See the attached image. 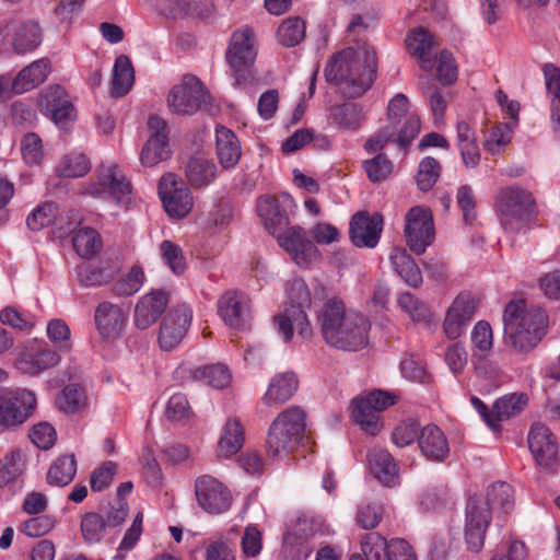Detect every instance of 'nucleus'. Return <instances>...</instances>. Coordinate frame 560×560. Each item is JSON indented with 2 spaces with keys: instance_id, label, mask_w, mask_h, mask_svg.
Listing matches in <instances>:
<instances>
[{
  "instance_id": "nucleus-1",
  "label": "nucleus",
  "mask_w": 560,
  "mask_h": 560,
  "mask_svg": "<svg viewBox=\"0 0 560 560\" xmlns=\"http://www.w3.org/2000/svg\"><path fill=\"white\" fill-rule=\"evenodd\" d=\"M325 342L338 350L355 352L369 343L371 323L361 313L347 311L341 300H328L319 313Z\"/></svg>"
},
{
  "instance_id": "nucleus-2",
  "label": "nucleus",
  "mask_w": 560,
  "mask_h": 560,
  "mask_svg": "<svg viewBox=\"0 0 560 560\" xmlns=\"http://www.w3.org/2000/svg\"><path fill=\"white\" fill-rule=\"evenodd\" d=\"M325 78L329 83L342 84L348 97L362 96L376 78L374 50L365 44L341 50L328 61Z\"/></svg>"
},
{
  "instance_id": "nucleus-3",
  "label": "nucleus",
  "mask_w": 560,
  "mask_h": 560,
  "mask_svg": "<svg viewBox=\"0 0 560 560\" xmlns=\"http://www.w3.org/2000/svg\"><path fill=\"white\" fill-rule=\"evenodd\" d=\"M505 343L518 353H529L546 336L548 315L539 306H527L525 300L508 303L503 314Z\"/></svg>"
},
{
  "instance_id": "nucleus-4",
  "label": "nucleus",
  "mask_w": 560,
  "mask_h": 560,
  "mask_svg": "<svg viewBox=\"0 0 560 560\" xmlns=\"http://www.w3.org/2000/svg\"><path fill=\"white\" fill-rule=\"evenodd\" d=\"M305 412L290 407L280 412L271 422L266 441L269 457L284 458L294 451L305 430Z\"/></svg>"
},
{
  "instance_id": "nucleus-5",
  "label": "nucleus",
  "mask_w": 560,
  "mask_h": 560,
  "mask_svg": "<svg viewBox=\"0 0 560 560\" xmlns=\"http://www.w3.org/2000/svg\"><path fill=\"white\" fill-rule=\"evenodd\" d=\"M494 210L503 229L515 232L529 221L535 211V200L528 190L520 186H506L497 192Z\"/></svg>"
},
{
  "instance_id": "nucleus-6",
  "label": "nucleus",
  "mask_w": 560,
  "mask_h": 560,
  "mask_svg": "<svg viewBox=\"0 0 560 560\" xmlns=\"http://www.w3.org/2000/svg\"><path fill=\"white\" fill-rule=\"evenodd\" d=\"M256 40L253 28L243 26L233 32L225 59L237 84L254 79L252 67L257 57Z\"/></svg>"
},
{
  "instance_id": "nucleus-7",
  "label": "nucleus",
  "mask_w": 560,
  "mask_h": 560,
  "mask_svg": "<svg viewBox=\"0 0 560 560\" xmlns=\"http://www.w3.org/2000/svg\"><path fill=\"white\" fill-rule=\"evenodd\" d=\"M396 395L382 389H375L365 396L352 400L351 417L363 431L375 435L382 428L380 412L395 405Z\"/></svg>"
},
{
  "instance_id": "nucleus-8",
  "label": "nucleus",
  "mask_w": 560,
  "mask_h": 560,
  "mask_svg": "<svg viewBox=\"0 0 560 560\" xmlns=\"http://www.w3.org/2000/svg\"><path fill=\"white\" fill-rule=\"evenodd\" d=\"M210 101V94L203 83L192 74L184 75L182 82L168 93L167 103L177 115H192Z\"/></svg>"
},
{
  "instance_id": "nucleus-9",
  "label": "nucleus",
  "mask_w": 560,
  "mask_h": 560,
  "mask_svg": "<svg viewBox=\"0 0 560 560\" xmlns=\"http://www.w3.org/2000/svg\"><path fill=\"white\" fill-rule=\"evenodd\" d=\"M36 407L35 394L25 388L0 389V425L13 429L24 423Z\"/></svg>"
},
{
  "instance_id": "nucleus-10",
  "label": "nucleus",
  "mask_w": 560,
  "mask_h": 560,
  "mask_svg": "<svg viewBox=\"0 0 560 560\" xmlns=\"http://www.w3.org/2000/svg\"><path fill=\"white\" fill-rule=\"evenodd\" d=\"M404 232L409 248L417 255L423 254L435 237L431 210L421 206L410 208L405 217Z\"/></svg>"
},
{
  "instance_id": "nucleus-11",
  "label": "nucleus",
  "mask_w": 560,
  "mask_h": 560,
  "mask_svg": "<svg viewBox=\"0 0 560 560\" xmlns=\"http://www.w3.org/2000/svg\"><path fill=\"white\" fill-rule=\"evenodd\" d=\"M218 314L224 324L233 329L244 330L250 325V298L238 290H228L217 302Z\"/></svg>"
},
{
  "instance_id": "nucleus-12",
  "label": "nucleus",
  "mask_w": 560,
  "mask_h": 560,
  "mask_svg": "<svg viewBox=\"0 0 560 560\" xmlns=\"http://www.w3.org/2000/svg\"><path fill=\"white\" fill-rule=\"evenodd\" d=\"M159 195L167 214L172 218H185L192 209L194 199L188 187L179 183L172 173L163 175L159 182Z\"/></svg>"
},
{
  "instance_id": "nucleus-13",
  "label": "nucleus",
  "mask_w": 560,
  "mask_h": 560,
  "mask_svg": "<svg viewBox=\"0 0 560 560\" xmlns=\"http://www.w3.org/2000/svg\"><path fill=\"white\" fill-rule=\"evenodd\" d=\"M148 127L151 135L141 150L140 161L143 166L152 167L170 159L172 150L170 148L167 125L163 118L151 115Z\"/></svg>"
},
{
  "instance_id": "nucleus-14",
  "label": "nucleus",
  "mask_w": 560,
  "mask_h": 560,
  "mask_svg": "<svg viewBox=\"0 0 560 560\" xmlns=\"http://www.w3.org/2000/svg\"><path fill=\"white\" fill-rule=\"evenodd\" d=\"M195 494L200 508L210 514H221L232 504L228 488L210 475H202L196 479Z\"/></svg>"
},
{
  "instance_id": "nucleus-15",
  "label": "nucleus",
  "mask_w": 560,
  "mask_h": 560,
  "mask_svg": "<svg viewBox=\"0 0 560 560\" xmlns=\"http://www.w3.org/2000/svg\"><path fill=\"white\" fill-rule=\"evenodd\" d=\"M38 106L43 114L59 127H65L74 120L75 108L70 97L61 85L55 84L42 91L38 98Z\"/></svg>"
},
{
  "instance_id": "nucleus-16",
  "label": "nucleus",
  "mask_w": 560,
  "mask_h": 560,
  "mask_svg": "<svg viewBox=\"0 0 560 560\" xmlns=\"http://www.w3.org/2000/svg\"><path fill=\"white\" fill-rule=\"evenodd\" d=\"M476 301L468 292L459 293L447 308L443 322L445 336L455 340L465 334L476 313Z\"/></svg>"
},
{
  "instance_id": "nucleus-17",
  "label": "nucleus",
  "mask_w": 560,
  "mask_h": 560,
  "mask_svg": "<svg viewBox=\"0 0 560 560\" xmlns=\"http://www.w3.org/2000/svg\"><path fill=\"white\" fill-rule=\"evenodd\" d=\"M192 312L186 304L171 311L162 320L159 331V345L164 351L175 349L190 326Z\"/></svg>"
},
{
  "instance_id": "nucleus-18",
  "label": "nucleus",
  "mask_w": 560,
  "mask_h": 560,
  "mask_svg": "<svg viewBox=\"0 0 560 560\" xmlns=\"http://www.w3.org/2000/svg\"><path fill=\"white\" fill-rule=\"evenodd\" d=\"M59 361V354L48 346L31 342L19 353L15 368L23 374L35 376L56 366Z\"/></svg>"
},
{
  "instance_id": "nucleus-19",
  "label": "nucleus",
  "mask_w": 560,
  "mask_h": 560,
  "mask_svg": "<svg viewBox=\"0 0 560 560\" xmlns=\"http://www.w3.org/2000/svg\"><path fill=\"white\" fill-rule=\"evenodd\" d=\"M491 515L480 499H469L466 506L465 540L472 552L481 550Z\"/></svg>"
},
{
  "instance_id": "nucleus-20",
  "label": "nucleus",
  "mask_w": 560,
  "mask_h": 560,
  "mask_svg": "<svg viewBox=\"0 0 560 560\" xmlns=\"http://www.w3.org/2000/svg\"><path fill=\"white\" fill-rule=\"evenodd\" d=\"M527 442L537 465L545 469H552L556 466L558 444L548 427L542 423L533 424Z\"/></svg>"
},
{
  "instance_id": "nucleus-21",
  "label": "nucleus",
  "mask_w": 560,
  "mask_h": 560,
  "mask_svg": "<svg viewBox=\"0 0 560 560\" xmlns=\"http://www.w3.org/2000/svg\"><path fill=\"white\" fill-rule=\"evenodd\" d=\"M128 322V313L119 304L108 301L100 303L94 311L95 328L102 339H118Z\"/></svg>"
},
{
  "instance_id": "nucleus-22",
  "label": "nucleus",
  "mask_w": 560,
  "mask_h": 560,
  "mask_svg": "<svg viewBox=\"0 0 560 560\" xmlns=\"http://www.w3.org/2000/svg\"><path fill=\"white\" fill-rule=\"evenodd\" d=\"M291 203L292 199L287 194L281 195L279 198L272 196H261L258 198L256 205L257 214L270 234L282 232L289 226L287 208Z\"/></svg>"
},
{
  "instance_id": "nucleus-23",
  "label": "nucleus",
  "mask_w": 560,
  "mask_h": 560,
  "mask_svg": "<svg viewBox=\"0 0 560 560\" xmlns=\"http://www.w3.org/2000/svg\"><path fill=\"white\" fill-rule=\"evenodd\" d=\"M383 231V217L370 215L365 211L357 212L350 221V240L357 247L374 248Z\"/></svg>"
},
{
  "instance_id": "nucleus-24",
  "label": "nucleus",
  "mask_w": 560,
  "mask_h": 560,
  "mask_svg": "<svg viewBox=\"0 0 560 560\" xmlns=\"http://www.w3.org/2000/svg\"><path fill=\"white\" fill-rule=\"evenodd\" d=\"M85 192L100 198L112 197L119 202L130 192V183L116 165H109L101 170L98 182L89 185Z\"/></svg>"
},
{
  "instance_id": "nucleus-25",
  "label": "nucleus",
  "mask_w": 560,
  "mask_h": 560,
  "mask_svg": "<svg viewBox=\"0 0 560 560\" xmlns=\"http://www.w3.org/2000/svg\"><path fill=\"white\" fill-rule=\"evenodd\" d=\"M168 303V294L163 290H153L136 304L133 320L139 329H147L152 326L164 313Z\"/></svg>"
},
{
  "instance_id": "nucleus-26",
  "label": "nucleus",
  "mask_w": 560,
  "mask_h": 560,
  "mask_svg": "<svg viewBox=\"0 0 560 560\" xmlns=\"http://www.w3.org/2000/svg\"><path fill=\"white\" fill-rule=\"evenodd\" d=\"M12 49L18 55L35 50L43 42V32L35 21L12 22L7 25Z\"/></svg>"
},
{
  "instance_id": "nucleus-27",
  "label": "nucleus",
  "mask_w": 560,
  "mask_h": 560,
  "mask_svg": "<svg viewBox=\"0 0 560 560\" xmlns=\"http://www.w3.org/2000/svg\"><path fill=\"white\" fill-rule=\"evenodd\" d=\"M418 445L422 455L432 462L444 460L448 453V442L444 432L435 424H427L420 431Z\"/></svg>"
},
{
  "instance_id": "nucleus-28",
  "label": "nucleus",
  "mask_w": 560,
  "mask_h": 560,
  "mask_svg": "<svg viewBox=\"0 0 560 560\" xmlns=\"http://www.w3.org/2000/svg\"><path fill=\"white\" fill-rule=\"evenodd\" d=\"M51 72V62L47 57L34 60L23 68L12 81L16 94L28 92L46 81Z\"/></svg>"
},
{
  "instance_id": "nucleus-29",
  "label": "nucleus",
  "mask_w": 560,
  "mask_h": 560,
  "mask_svg": "<svg viewBox=\"0 0 560 560\" xmlns=\"http://www.w3.org/2000/svg\"><path fill=\"white\" fill-rule=\"evenodd\" d=\"M176 373L182 377L187 374L192 381H201L214 388H223L228 386L232 380L230 370L223 364H210L194 369L180 365Z\"/></svg>"
},
{
  "instance_id": "nucleus-30",
  "label": "nucleus",
  "mask_w": 560,
  "mask_h": 560,
  "mask_svg": "<svg viewBox=\"0 0 560 560\" xmlns=\"http://www.w3.org/2000/svg\"><path fill=\"white\" fill-rule=\"evenodd\" d=\"M408 51L418 59L421 69L431 71L434 65V39L423 27L413 30L406 39Z\"/></svg>"
},
{
  "instance_id": "nucleus-31",
  "label": "nucleus",
  "mask_w": 560,
  "mask_h": 560,
  "mask_svg": "<svg viewBox=\"0 0 560 560\" xmlns=\"http://www.w3.org/2000/svg\"><path fill=\"white\" fill-rule=\"evenodd\" d=\"M456 147L462 161L467 167H476L480 162V151L474 126L466 120H459L456 125Z\"/></svg>"
},
{
  "instance_id": "nucleus-32",
  "label": "nucleus",
  "mask_w": 560,
  "mask_h": 560,
  "mask_svg": "<svg viewBox=\"0 0 560 560\" xmlns=\"http://www.w3.org/2000/svg\"><path fill=\"white\" fill-rule=\"evenodd\" d=\"M299 381L293 372H284L275 375L262 397V401L267 406L284 404L295 393Z\"/></svg>"
},
{
  "instance_id": "nucleus-33",
  "label": "nucleus",
  "mask_w": 560,
  "mask_h": 560,
  "mask_svg": "<svg viewBox=\"0 0 560 560\" xmlns=\"http://www.w3.org/2000/svg\"><path fill=\"white\" fill-rule=\"evenodd\" d=\"M217 156L223 168L234 167L242 155L240 141L234 132L223 126L215 129Z\"/></svg>"
},
{
  "instance_id": "nucleus-34",
  "label": "nucleus",
  "mask_w": 560,
  "mask_h": 560,
  "mask_svg": "<svg viewBox=\"0 0 560 560\" xmlns=\"http://www.w3.org/2000/svg\"><path fill=\"white\" fill-rule=\"evenodd\" d=\"M368 459L372 474L380 482L386 486L395 485L398 479V467L394 457L386 450H372Z\"/></svg>"
},
{
  "instance_id": "nucleus-35",
  "label": "nucleus",
  "mask_w": 560,
  "mask_h": 560,
  "mask_svg": "<svg viewBox=\"0 0 560 560\" xmlns=\"http://www.w3.org/2000/svg\"><path fill=\"white\" fill-rule=\"evenodd\" d=\"M364 118L362 107L355 103H342L329 108V122L346 130H358Z\"/></svg>"
},
{
  "instance_id": "nucleus-36",
  "label": "nucleus",
  "mask_w": 560,
  "mask_h": 560,
  "mask_svg": "<svg viewBox=\"0 0 560 560\" xmlns=\"http://www.w3.org/2000/svg\"><path fill=\"white\" fill-rule=\"evenodd\" d=\"M185 175L194 188H205L215 179L217 166L209 159L192 156L185 166Z\"/></svg>"
},
{
  "instance_id": "nucleus-37",
  "label": "nucleus",
  "mask_w": 560,
  "mask_h": 560,
  "mask_svg": "<svg viewBox=\"0 0 560 560\" xmlns=\"http://www.w3.org/2000/svg\"><path fill=\"white\" fill-rule=\"evenodd\" d=\"M396 273L410 287L418 288L422 284L421 271L405 248H394L389 256Z\"/></svg>"
},
{
  "instance_id": "nucleus-38",
  "label": "nucleus",
  "mask_w": 560,
  "mask_h": 560,
  "mask_svg": "<svg viewBox=\"0 0 560 560\" xmlns=\"http://www.w3.org/2000/svg\"><path fill=\"white\" fill-rule=\"evenodd\" d=\"M135 82V70L126 55L116 58L113 69L112 94L116 97L126 95Z\"/></svg>"
},
{
  "instance_id": "nucleus-39",
  "label": "nucleus",
  "mask_w": 560,
  "mask_h": 560,
  "mask_svg": "<svg viewBox=\"0 0 560 560\" xmlns=\"http://www.w3.org/2000/svg\"><path fill=\"white\" fill-rule=\"evenodd\" d=\"M528 405V396L525 393H510L494 401V416L499 424L518 416Z\"/></svg>"
},
{
  "instance_id": "nucleus-40",
  "label": "nucleus",
  "mask_w": 560,
  "mask_h": 560,
  "mask_svg": "<svg viewBox=\"0 0 560 560\" xmlns=\"http://www.w3.org/2000/svg\"><path fill=\"white\" fill-rule=\"evenodd\" d=\"M244 428L238 419H229L219 440V451L224 456L236 454L244 444Z\"/></svg>"
},
{
  "instance_id": "nucleus-41",
  "label": "nucleus",
  "mask_w": 560,
  "mask_h": 560,
  "mask_svg": "<svg viewBox=\"0 0 560 560\" xmlns=\"http://www.w3.org/2000/svg\"><path fill=\"white\" fill-rule=\"evenodd\" d=\"M482 503H486L489 513L492 510L499 509L503 513H509L513 508V490L506 482H495L488 488L486 499L479 498Z\"/></svg>"
},
{
  "instance_id": "nucleus-42",
  "label": "nucleus",
  "mask_w": 560,
  "mask_h": 560,
  "mask_svg": "<svg viewBox=\"0 0 560 560\" xmlns=\"http://www.w3.org/2000/svg\"><path fill=\"white\" fill-rule=\"evenodd\" d=\"M77 474V460L73 455H63L50 466L47 480L50 485L63 487L69 485Z\"/></svg>"
},
{
  "instance_id": "nucleus-43",
  "label": "nucleus",
  "mask_w": 560,
  "mask_h": 560,
  "mask_svg": "<svg viewBox=\"0 0 560 560\" xmlns=\"http://www.w3.org/2000/svg\"><path fill=\"white\" fill-rule=\"evenodd\" d=\"M78 281L83 287H97L107 283L115 275L112 266H92L83 264L75 269Z\"/></svg>"
},
{
  "instance_id": "nucleus-44",
  "label": "nucleus",
  "mask_w": 560,
  "mask_h": 560,
  "mask_svg": "<svg viewBox=\"0 0 560 560\" xmlns=\"http://www.w3.org/2000/svg\"><path fill=\"white\" fill-rule=\"evenodd\" d=\"M73 248L83 258H92L102 248L100 234L91 228H83L75 232L72 237Z\"/></svg>"
},
{
  "instance_id": "nucleus-45",
  "label": "nucleus",
  "mask_w": 560,
  "mask_h": 560,
  "mask_svg": "<svg viewBox=\"0 0 560 560\" xmlns=\"http://www.w3.org/2000/svg\"><path fill=\"white\" fill-rule=\"evenodd\" d=\"M397 304L412 322L424 325L430 324L432 313L430 308L416 295L410 292H404L399 295Z\"/></svg>"
},
{
  "instance_id": "nucleus-46",
  "label": "nucleus",
  "mask_w": 560,
  "mask_h": 560,
  "mask_svg": "<svg viewBox=\"0 0 560 560\" xmlns=\"http://www.w3.org/2000/svg\"><path fill=\"white\" fill-rule=\"evenodd\" d=\"M305 36V23L300 18H288L278 27V39L287 47L296 46Z\"/></svg>"
},
{
  "instance_id": "nucleus-47",
  "label": "nucleus",
  "mask_w": 560,
  "mask_h": 560,
  "mask_svg": "<svg viewBox=\"0 0 560 560\" xmlns=\"http://www.w3.org/2000/svg\"><path fill=\"white\" fill-rule=\"evenodd\" d=\"M365 560H390L389 542L377 533L366 534L361 542Z\"/></svg>"
},
{
  "instance_id": "nucleus-48",
  "label": "nucleus",
  "mask_w": 560,
  "mask_h": 560,
  "mask_svg": "<svg viewBox=\"0 0 560 560\" xmlns=\"http://www.w3.org/2000/svg\"><path fill=\"white\" fill-rule=\"evenodd\" d=\"M441 173V165L432 156H425L421 160L417 173V185L420 190H430L438 182Z\"/></svg>"
},
{
  "instance_id": "nucleus-49",
  "label": "nucleus",
  "mask_w": 560,
  "mask_h": 560,
  "mask_svg": "<svg viewBox=\"0 0 560 560\" xmlns=\"http://www.w3.org/2000/svg\"><path fill=\"white\" fill-rule=\"evenodd\" d=\"M144 281V272L141 267L133 266L130 271L118 279L113 285V292L119 296H129L137 293Z\"/></svg>"
},
{
  "instance_id": "nucleus-50",
  "label": "nucleus",
  "mask_w": 560,
  "mask_h": 560,
  "mask_svg": "<svg viewBox=\"0 0 560 560\" xmlns=\"http://www.w3.org/2000/svg\"><path fill=\"white\" fill-rule=\"evenodd\" d=\"M85 402L84 389L77 384L67 385L57 399L58 407L65 412H74L84 407Z\"/></svg>"
},
{
  "instance_id": "nucleus-51",
  "label": "nucleus",
  "mask_w": 560,
  "mask_h": 560,
  "mask_svg": "<svg viewBox=\"0 0 560 560\" xmlns=\"http://www.w3.org/2000/svg\"><path fill=\"white\" fill-rule=\"evenodd\" d=\"M160 253L165 265L173 273L179 276L186 270V259L179 245L165 240L160 245Z\"/></svg>"
},
{
  "instance_id": "nucleus-52",
  "label": "nucleus",
  "mask_w": 560,
  "mask_h": 560,
  "mask_svg": "<svg viewBox=\"0 0 560 560\" xmlns=\"http://www.w3.org/2000/svg\"><path fill=\"white\" fill-rule=\"evenodd\" d=\"M91 168V163L84 154L72 153L66 155L58 166V173L63 177H81Z\"/></svg>"
},
{
  "instance_id": "nucleus-53",
  "label": "nucleus",
  "mask_w": 560,
  "mask_h": 560,
  "mask_svg": "<svg viewBox=\"0 0 560 560\" xmlns=\"http://www.w3.org/2000/svg\"><path fill=\"white\" fill-rule=\"evenodd\" d=\"M313 551V546L294 535L283 536L281 556L283 560H307Z\"/></svg>"
},
{
  "instance_id": "nucleus-54",
  "label": "nucleus",
  "mask_w": 560,
  "mask_h": 560,
  "mask_svg": "<svg viewBox=\"0 0 560 560\" xmlns=\"http://www.w3.org/2000/svg\"><path fill=\"white\" fill-rule=\"evenodd\" d=\"M368 178L373 183H380L389 177L393 172V163L386 155L380 153L362 164Z\"/></svg>"
},
{
  "instance_id": "nucleus-55",
  "label": "nucleus",
  "mask_w": 560,
  "mask_h": 560,
  "mask_svg": "<svg viewBox=\"0 0 560 560\" xmlns=\"http://www.w3.org/2000/svg\"><path fill=\"white\" fill-rule=\"evenodd\" d=\"M107 526L105 520L97 513H86L81 520V532L84 540L89 544L98 542Z\"/></svg>"
},
{
  "instance_id": "nucleus-56",
  "label": "nucleus",
  "mask_w": 560,
  "mask_h": 560,
  "mask_svg": "<svg viewBox=\"0 0 560 560\" xmlns=\"http://www.w3.org/2000/svg\"><path fill=\"white\" fill-rule=\"evenodd\" d=\"M21 153L28 165H38L44 158L43 142L38 135L26 133L21 140Z\"/></svg>"
},
{
  "instance_id": "nucleus-57",
  "label": "nucleus",
  "mask_w": 560,
  "mask_h": 560,
  "mask_svg": "<svg viewBox=\"0 0 560 560\" xmlns=\"http://www.w3.org/2000/svg\"><path fill=\"white\" fill-rule=\"evenodd\" d=\"M323 532V523L308 515H301L298 517L292 529L288 535H294L298 539L310 542V540L317 534Z\"/></svg>"
},
{
  "instance_id": "nucleus-58",
  "label": "nucleus",
  "mask_w": 560,
  "mask_h": 560,
  "mask_svg": "<svg viewBox=\"0 0 560 560\" xmlns=\"http://www.w3.org/2000/svg\"><path fill=\"white\" fill-rule=\"evenodd\" d=\"M420 424L417 420L408 419L401 421L392 433V441L398 447L412 444L420 434Z\"/></svg>"
},
{
  "instance_id": "nucleus-59",
  "label": "nucleus",
  "mask_w": 560,
  "mask_h": 560,
  "mask_svg": "<svg viewBox=\"0 0 560 560\" xmlns=\"http://www.w3.org/2000/svg\"><path fill=\"white\" fill-rule=\"evenodd\" d=\"M57 207L52 202H46L34 209L26 219V224L32 231H39L54 222Z\"/></svg>"
},
{
  "instance_id": "nucleus-60",
  "label": "nucleus",
  "mask_w": 560,
  "mask_h": 560,
  "mask_svg": "<svg viewBox=\"0 0 560 560\" xmlns=\"http://www.w3.org/2000/svg\"><path fill=\"white\" fill-rule=\"evenodd\" d=\"M512 139V128L509 124H501L491 129L485 141V148L491 154H498Z\"/></svg>"
},
{
  "instance_id": "nucleus-61",
  "label": "nucleus",
  "mask_w": 560,
  "mask_h": 560,
  "mask_svg": "<svg viewBox=\"0 0 560 560\" xmlns=\"http://www.w3.org/2000/svg\"><path fill=\"white\" fill-rule=\"evenodd\" d=\"M117 472V464L114 462H105L95 468L91 475V489L94 492H100L108 488Z\"/></svg>"
},
{
  "instance_id": "nucleus-62",
  "label": "nucleus",
  "mask_w": 560,
  "mask_h": 560,
  "mask_svg": "<svg viewBox=\"0 0 560 560\" xmlns=\"http://www.w3.org/2000/svg\"><path fill=\"white\" fill-rule=\"evenodd\" d=\"M25 455L21 450H13L0 462V469L5 482L15 479L24 469Z\"/></svg>"
},
{
  "instance_id": "nucleus-63",
  "label": "nucleus",
  "mask_w": 560,
  "mask_h": 560,
  "mask_svg": "<svg viewBox=\"0 0 560 560\" xmlns=\"http://www.w3.org/2000/svg\"><path fill=\"white\" fill-rule=\"evenodd\" d=\"M241 546L245 557H258L262 549L261 532L255 525H248L244 530Z\"/></svg>"
},
{
  "instance_id": "nucleus-64",
  "label": "nucleus",
  "mask_w": 560,
  "mask_h": 560,
  "mask_svg": "<svg viewBox=\"0 0 560 560\" xmlns=\"http://www.w3.org/2000/svg\"><path fill=\"white\" fill-rule=\"evenodd\" d=\"M33 444H35L38 448L48 450L56 442V430L48 422H39L35 424L28 434Z\"/></svg>"
}]
</instances>
